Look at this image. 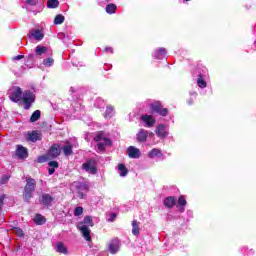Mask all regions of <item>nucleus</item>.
I'll use <instances>...</instances> for the list:
<instances>
[{"label": "nucleus", "mask_w": 256, "mask_h": 256, "mask_svg": "<svg viewBox=\"0 0 256 256\" xmlns=\"http://www.w3.org/2000/svg\"><path fill=\"white\" fill-rule=\"evenodd\" d=\"M61 155V145L53 144L45 155H41L37 157V163H46V161H53V159H57Z\"/></svg>", "instance_id": "nucleus-1"}, {"label": "nucleus", "mask_w": 256, "mask_h": 256, "mask_svg": "<svg viewBox=\"0 0 256 256\" xmlns=\"http://www.w3.org/2000/svg\"><path fill=\"white\" fill-rule=\"evenodd\" d=\"M37 189V180L32 177H26V185L24 186V192L22 194L23 201L29 203L33 198V192Z\"/></svg>", "instance_id": "nucleus-2"}, {"label": "nucleus", "mask_w": 256, "mask_h": 256, "mask_svg": "<svg viewBox=\"0 0 256 256\" xmlns=\"http://www.w3.org/2000/svg\"><path fill=\"white\" fill-rule=\"evenodd\" d=\"M150 109L152 113H158L161 117H167V115H169V109L163 107L160 101H155L150 104Z\"/></svg>", "instance_id": "nucleus-3"}, {"label": "nucleus", "mask_w": 256, "mask_h": 256, "mask_svg": "<svg viewBox=\"0 0 256 256\" xmlns=\"http://www.w3.org/2000/svg\"><path fill=\"white\" fill-rule=\"evenodd\" d=\"M37 97L31 90H26L24 92V96L22 97V102L24 103V109L29 110L31 109V105L35 102Z\"/></svg>", "instance_id": "nucleus-4"}, {"label": "nucleus", "mask_w": 256, "mask_h": 256, "mask_svg": "<svg viewBox=\"0 0 256 256\" xmlns=\"http://www.w3.org/2000/svg\"><path fill=\"white\" fill-rule=\"evenodd\" d=\"M82 169H84V171H90L91 175H97V160L88 159L82 164Z\"/></svg>", "instance_id": "nucleus-5"}, {"label": "nucleus", "mask_w": 256, "mask_h": 256, "mask_svg": "<svg viewBox=\"0 0 256 256\" xmlns=\"http://www.w3.org/2000/svg\"><path fill=\"white\" fill-rule=\"evenodd\" d=\"M53 201H55V198L51 194L44 193L39 196V203L44 207H51V205H53Z\"/></svg>", "instance_id": "nucleus-6"}, {"label": "nucleus", "mask_w": 256, "mask_h": 256, "mask_svg": "<svg viewBox=\"0 0 256 256\" xmlns=\"http://www.w3.org/2000/svg\"><path fill=\"white\" fill-rule=\"evenodd\" d=\"M10 100L13 103H19V101L23 100V90L20 87H17L15 91H13L10 95Z\"/></svg>", "instance_id": "nucleus-7"}, {"label": "nucleus", "mask_w": 256, "mask_h": 256, "mask_svg": "<svg viewBox=\"0 0 256 256\" xmlns=\"http://www.w3.org/2000/svg\"><path fill=\"white\" fill-rule=\"evenodd\" d=\"M77 229L80 230V233H82V237L85 239V241H91V230H89L87 225H77Z\"/></svg>", "instance_id": "nucleus-8"}, {"label": "nucleus", "mask_w": 256, "mask_h": 256, "mask_svg": "<svg viewBox=\"0 0 256 256\" xmlns=\"http://www.w3.org/2000/svg\"><path fill=\"white\" fill-rule=\"evenodd\" d=\"M16 156L18 159H27L29 157V151L22 145H17Z\"/></svg>", "instance_id": "nucleus-9"}, {"label": "nucleus", "mask_w": 256, "mask_h": 256, "mask_svg": "<svg viewBox=\"0 0 256 256\" xmlns=\"http://www.w3.org/2000/svg\"><path fill=\"white\" fill-rule=\"evenodd\" d=\"M127 153L130 159H139V157H141V151L139 148H135V146L128 147Z\"/></svg>", "instance_id": "nucleus-10"}, {"label": "nucleus", "mask_w": 256, "mask_h": 256, "mask_svg": "<svg viewBox=\"0 0 256 256\" xmlns=\"http://www.w3.org/2000/svg\"><path fill=\"white\" fill-rule=\"evenodd\" d=\"M147 137H149V131L140 129L136 135V141H138V143H145V141H147Z\"/></svg>", "instance_id": "nucleus-11"}, {"label": "nucleus", "mask_w": 256, "mask_h": 256, "mask_svg": "<svg viewBox=\"0 0 256 256\" xmlns=\"http://www.w3.org/2000/svg\"><path fill=\"white\" fill-rule=\"evenodd\" d=\"M41 133L38 131H32L27 135V141H31L32 143H37V141H41Z\"/></svg>", "instance_id": "nucleus-12"}, {"label": "nucleus", "mask_w": 256, "mask_h": 256, "mask_svg": "<svg viewBox=\"0 0 256 256\" xmlns=\"http://www.w3.org/2000/svg\"><path fill=\"white\" fill-rule=\"evenodd\" d=\"M108 249L112 255H115L119 251V239L112 240L108 245Z\"/></svg>", "instance_id": "nucleus-13"}, {"label": "nucleus", "mask_w": 256, "mask_h": 256, "mask_svg": "<svg viewBox=\"0 0 256 256\" xmlns=\"http://www.w3.org/2000/svg\"><path fill=\"white\" fill-rule=\"evenodd\" d=\"M140 119L146 123V127H153L155 125V118L151 115L141 116Z\"/></svg>", "instance_id": "nucleus-14"}, {"label": "nucleus", "mask_w": 256, "mask_h": 256, "mask_svg": "<svg viewBox=\"0 0 256 256\" xmlns=\"http://www.w3.org/2000/svg\"><path fill=\"white\" fill-rule=\"evenodd\" d=\"M56 251L58 253H62V255L69 254V250L67 249V246H65V243H63V242L56 243Z\"/></svg>", "instance_id": "nucleus-15"}, {"label": "nucleus", "mask_w": 256, "mask_h": 256, "mask_svg": "<svg viewBox=\"0 0 256 256\" xmlns=\"http://www.w3.org/2000/svg\"><path fill=\"white\" fill-rule=\"evenodd\" d=\"M33 222L35 225H45V223H47V219L41 214H36L33 218Z\"/></svg>", "instance_id": "nucleus-16"}, {"label": "nucleus", "mask_w": 256, "mask_h": 256, "mask_svg": "<svg viewBox=\"0 0 256 256\" xmlns=\"http://www.w3.org/2000/svg\"><path fill=\"white\" fill-rule=\"evenodd\" d=\"M175 197L173 196H169L167 198L164 199V205L168 208V209H173L175 207Z\"/></svg>", "instance_id": "nucleus-17"}, {"label": "nucleus", "mask_w": 256, "mask_h": 256, "mask_svg": "<svg viewBox=\"0 0 256 256\" xmlns=\"http://www.w3.org/2000/svg\"><path fill=\"white\" fill-rule=\"evenodd\" d=\"M78 225L86 227H93L95 224L93 223V218L91 216H85L82 222H79Z\"/></svg>", "instance_id": "nucleus-18"}, {"label": "nucleus", "mask_w": 256, "mask_h": 256, "mask_svg": "<svg viewBox=\"0 0 256 256\" xmlns=\"http://www.w3.org/2000/svg\"><path fill=\"white\" fill-rule=\"evenodd\" d=\"M156 135H157V137H160L161 139H163V137H165L167 135V131L165 130V125H163V124L158 125V127L156 129Z\"/></svg>", "instance_id": "nucleus-19"}, {"label": "nucleus", "mask_w": 256, "mask_h": 256, "mask_svg": "<svg viewBox=\"0 0 256 256\" xmlns=\"http://www.w3.org/2000/svg\"><path fill=\"white\" fill-rule=\"evenodd\" d=\"M162 156H163V153L161 152V149H157V148H153L148 154V157L150 159H155V157H162Z\"/></svg>", "instance_id": "nucleus-20"}, {"label": "nucleus", "mask_w": 256, "mask_h": 256, "mask_svg": "<svg viewBox=\"0 0 256 256\" xmlns=\"http://www.w3.org/2000/svg\"><path fill=\"white\" fill-rule=\"evenodd\" d=\"M118 171H120V177H127L129 175V169L123 163L118 164Z\"/></svg>", "instance_id": "nucleus-21"}, {"label": "nucleus", "mask_w": 256, "mask_h": 256, "mask_svg": "<svg viewBox=\"0 0 256 256\" xmlns=\"http://www.w3.org/2000/svg\"><path fill=\"white\" fill-rule=\"evenodd\" d=\"M196 83L198 87H200V89H205V87H207V81H205V79L203 78V74L198 75Z\"/></svg>", "instance_id": "nucleus-22"}, {"label": "nucleus", "mask_w": 256, "mask_h": 256, "mask_svg": "<svg viewBox=\"0 0 256 256\" xmlns=\"http://www.w3.org/2000/svg\"><path fill=\"white\" fill-rule=\"evenodd\" d=\"M62 151L66 157H69V155H73V146L71 144L64 145Z\"/></svg>", "instance_id": "nucleus-23"}, {"label": "nucleus", "mask_w": 256, "mask_h": 256, "mask_svg": "<svg viewBox=\"0 0 256 256\" xmlns=\"http://www.w3.org/2000/svg\"><path fill=\"white\" fill-rule=\"evenodd\" d=\"M39 119H41V110H36L32 113L30 122L35 123L36 121H39Z\"/></svg>", "instance_id": "nucleus-24"}, {"label": "nucleus", "mask_w": 256, "mask_h": 256, "mask_svg": "<svg viewBox=\"0 0 256 256\" xmlns=\"http://www.w3.org/2000/svg\"><path fill=\"white\" fill-rule=\"evenodd\" d=\"M76 189L78 192H83L84 193H88L89 192V185H87V183H79L77 186H76Z\"/></svg>", "instance_id": "nucleus-25"}, {"label": "nucleus", "mask_w": 256, "mask_h": 256, "mask_svg": "<svg viewBox=\"0 0 256 256\" xmlns=\"http://www.w3.org/2000/svg\"><path fill=\"white\" fill-rule=\"evenodd\" d=\"M139 222L137 220L132 221V234H134L136 237L139 235Z\"/></svg>", "instance_id": "nucleus-26"}, {"label": "nucleus", "mask_w": 256, "mask_h": 256, "mask_svg": "<svg viewBox=\"0 0 256 256\" xmlns=\"http://www.w3.org/2000/svg\"><path fill=\"white\" fill-rule=\"evenodd\" d=\"M117 11V5H115L114 3H110L106 6V13H108L109 15H113V13H115Z\"/></svg>", "instance_id": "nucleus-27"}, {"label": "nucleus", "mask_w": 256, "mask_h": 256, "mask_svg": "<svg viewBox=\"0 0 256 256\" xmlns=\"http://www.w3.org/2000/svg\"><path fill=\"white\" fill-rule=\"evenodd\" d=\"M65 23V16L58 14L54 18V25H63Z\"/></svg>", "instance_id": "nucleus-28"}, {"label": "nucleus", "mask_w": 256, "mask_h": 256, "mask_svg": "<svg viewBox=\"0 0 256 256\" xmlns=\"http://www.w3.org/2000/svg\"><path fill=\"white\" fill-rule=\"evenodd\" d=\"M47 7L48 9H57L59 7V0H48Z\"/></svg>", "instance_id": "nucleus-29"}, {"label": "nucleus", "mask_w": 256, "mask_h": 256, "mask_svg": "<svg viewBox=\"0 0 256 256\" xmlns=\"http://www.w3.org/2000/svg\"><path fill=\"white\" fill-rule=\"evenodd\" d=\"M32 37H34L36 41H42L44 35L43 32H41V30H35L34 33H32Z\"/></svg>", "instance_id": "nucleus-30"}, {"label": "nucleus", "mask_w": 256, "mask_h": 256, "mask_svg": "<svg viewBox=\"0 0 256 256\" xmlns=\"http://www.w3.org/2000/svg\"><path fill=\"white\" fill-rule=\"evenodd\" d=\"M45 53H47V47L45 46L36 47V55L41 56V55H45Z\"/></svg>", "instance_id": "nucleus-31"}, {"label": "nucleus", "mask_w": 256, "mask_h": 256, "mask_svg": "<svg viewBox=\"0 0 256 256\" xmlns=\"http://www.w3.org/2000/svg\"><path fill=\"white\" fill-rule=\"evenodd\" d=\"M103 139H105V132L100 131L97 133V135L94 137V141H96V143H99V141H103Z\"/></svg>", "instance_id": "nucleus-32"}, {"label": "nucleus", "mask_w": 256, "mask_h": 256, "mask_svg": "<svg viewBox=\"0 0 256 256\" xmlns=\"http://www.w3.org/2000/svg\"><path fill=\"white\" fill-rule=\"evenodd\" d=\"M11 179V175H3L0 179V184L5 185L9 183V180Z\"/></svg>", "instance_id": "nucleus-33"}, {"label": "nucleus", "mask_w": 256, "mask_h": 256, "mask_svg": "<svg viewBox=\"0 0 256 256\" xmlns=\"http://www.w3.org/2000/svg\"><path fill=\"white\" fill-rule=\"evenodd\" d=\"M185 205H187V199H185V196H180L178 198V206L185 207Z\"/></svg>", "instance_id": "nucleus-34"}, {"label": "nucleus", "mask_w": 256, "mask_h": 256, "mask_svg": "<svg viewBox=\"0 0 256 256\" xmlns=\"http://www.w3.org/2000/svg\"><path fill=\"white\" fill-rule=\"evenodd\" d=\"M53 63H55V60H53V58H46L43 60V65H45L46 67H51Z\"/></svg>", "instance_id": "nucleus-35"}, {"label": "nucleus", "mask_w": 256, "mask_h": 256, "mask_svg": "<svg viewBox=\"0 0 256 256\" xmlns=\"http://www.w3.org/2000/svg\"><path fill=\"white\" fill-rule=\"evenodd\" d=\"M14 233L19 236V237H25V233L23 232V229L19 228V227H14L13 228Z\"/></svg>", "instance_id": "nucleus-36"}, {"label": "nucleus", "mask_w": 256, "mask_h": 256, "mask_svg": "<svg viewBox=\"0 0 256 256\" xmlns=\"http://www.w3.org/2000/svg\"><path fill=\"white\" fill-rule=\"evenodd\" d=\"M81 215H83V207L77 206L74 210V216L79 217Z\"/></svg>", "instance_id": "nucleus-37"}, {"label": "nucleus", "mask_w": 256, "mask_h": 256, "mask_svg": "<svg viewBox=\"0 0 256 256\" xmlns=\"http://www.w3.org/2000/svg\"><path fill=\"white\" fill-rule=\"evenodd\" d=\"M5 197H7L5 194L0 195V213L3 211V206L5 205Z\"/></svg>", "instance_id": "nucleus-38"}, {"label": "nucleus", "mask_w": 256, "mask_h": 256, "mask_svg": "<svg viewBox=\"0 0 256 256\" xmlns=\"http://www.w3.org/2000/svg\"><path fill=\"white\" fill-rule=\"evenodd\" d=\"M48 165L52 168V169H59V162L52 160L48 163Z\"/></svg>", "instance_id": "nucleus-39"}, {"label": "nucleus", "mask_w": 256, "mask_h": 256, "mask_svg": "<svg viewBox=\"0 0 256 256\" xmlns=\"http://www.w3.org/2000/svg\"><path fill=\"white\" fill-rule=\"evenodd\" d=\"M113 113V106H107L105 117L108 118Z\"/></svg>", "instance_id": "nucleus-40"}, {"label": "nucleus", "mask_w": 256, "mask_h": 256, "mask_svg": "<svg viewBox=\"0 0 256 256\" xmlns=\"http://www.w3.org/2000/svg\"><path fill=\"white\" fill-rule=\"evenodd\" d=\"M104 141V145H106L107 147H111V145H113V141H111V139L109 138H103Z\"/></svg>", "instance_id": "nucleus-41"}, {"label": "nucleus", "mask_w": 256, "mask_h": 256, "mask_svg": "<svg viewBox=\"0 0 256 256\" xmlns=\"http://www.w3.org/2000/svg\"><path fill=\"white\" fill-rule=\"evenodd\" d=\"M156 53L157 55H167V50L165 48H159Z\"/></svg>", "instance_id": "nucleus-42"}, {"label": "nucleus", "mask_w": 256, "mask_h": 256, "mask_svg": "<svg viewBox=\"0 0 256 256\" xmlns=\"http://www.w3.org/2000/svg\"><path fill=\"white\" fill-rule=\"evenodd\" d=\"M115 219H117V214L116 213H111L110 218H108V221L110 223H113V221H115Z\"/></svg>", "instance_id": "nucleus-43"}, {"label": "nucleus", "mask_w": 256, "mask_h": 256, "mask_svg": "<svg viewBox=\"0 0 256 256\" xmlns=\"http://www.w3.org/2000/svg\"><path fill=\"white\" fill-rule=\"evenodd\" d=\"M97 147H98L99 151H105V144L104 143H98Z\"/></svg>", "instance_id": "nucleus-44"}, {"label": "nucleus", "mask_w": 256, "mask_h": 256, "mask_svg": "<svg viewBox=\"0 0 256 256\" xmlns=\"http://www.w3.org/2000/svg\"><path fill=\"white\" fill-rule=\"evenodd\" d=\"M26 3L28 5H37V0H27Z\"/></svg>", "instance_id": "nucleus-45"}, {"label": "nucleus", "mask_w": 256, "mask_h": 256, "mask_svg": "<svg viewBox=\"0 0 256 256\" xmlns=\"http://www.w3.org/2000/svg\"><path fill=\"white\" fill-rule=\"evenodd\" d=\"M24 58H25L24 55H18V56H15V57L13 58V60H14V61H19V60L24 59Z\"/></svg>", "instance_id": "nucleus-46"}, {"label": "nucleus", "mask_w": 256, "mask_h": 256, "mask_svg": "<svg viewBox=\"0 0 256 256\" xmlns=\"http://www.w3.org/2000/svg\"><path fill=\"white\" fill-rule=\"evenodd\" d=\"M105 51H106V53H113V48H111V47H106V48H105Z\"/></svg>", "instance_id": "nucleus-47"}, {"label": "nucleus", "mask_w": 256, "mask_h": 256, "mask_svg": "<svg viewBox=\"0 0 256 256\" xmlns=\"http://www.w3.org/2000/svg\"><path fill=\"white\" fill-rule=\"evenodd\" d=\"M78 197H79V199H84L85 194L83 192H78Z\"/></svg>", "instance_id": "nucleus-48"}, {"label": "nucleus", "mask_w": 256, "mask_h": 256, "mask_svg": "<svg viewBox=\"0 0 256 256\" xmlns=\"http://www.w3.org/2000/svg\"><path fill=\"white\" fill-rule=\"evenodd\" d=\"M48 173L49 175H53V173H55V168H49Z\"/></svg>", "instance_id": "nucleus-49"}, {"label": "nucleus", "mask_w": 256, "mask_h": 256, "mask_svg": "<svg viewBox=\"0 0 256 256\" xmlns=\"http://www.w3.org/2000/svg\"><path fill=\"white\" fill-rule=\"evenodd\" d=\"M185 1H189V0H185Z\"/></svg>", "instance_id": "nucleus-50"}]
</instances>
